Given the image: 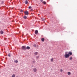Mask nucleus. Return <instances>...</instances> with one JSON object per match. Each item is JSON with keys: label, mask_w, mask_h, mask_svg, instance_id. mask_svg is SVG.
Segmentation results:
<instances>
[{"label": "nucleus", "mask_w": 77, "mask_h": 77, "mask_svg": "<svg viewBox=\"0 0 77 77\" xmlns=\"http://www.w3.org/2000/svg\"><path fill=\"white\" fill-rule=\"evenodd\" d=\"M67 52H65V54L64 55V57L66 58H68L69 57V55L67 54Z\"/></svg>", "instance_id": "obj_1"}, {"label": "nucleus", "mask_w": 77, "mask_h": 77, "mask_svg": "<svg viewBox=\"0 0 77 77\" xmlns=\"http://www.w3.org/2000/svg\"><path fill=\"white\" fill-rule=\"evenodd\" d=\"M22 50H26V47H25L24 46H22Z\"/></svg>", "instance_id": "obj_2"}, {"label": "nucleus", "mask_w": 77, "mask_h": 77, "mask_svg": "<svg viewBox=\"0 0 77 77\" xmlns=\"http://www.w3.org/2000/svg\"><path fill=\"white\" fill-rule=\"evenodd\" d=\"M25 15H28L29 14V13L28 11H25L24 12Z\"/></svg>", "instance_id": "obj_3"}, {"label": "nucleus", "mask_w": 77, "mask_h": 77, "mask_svg": "<svg viewBox=\"0 0 77 77\" xmlns=\"http://www.w3.org/2000/svg\"><path fill=\"white\" fill-rule=\"evenodd\" d=\"M33 72H36L37 71V69L36 68H34L33 69Z\"/></svg>", "instance_id": "obj_4"}, {"label": "nucleus", "mask_w": 77, "mask_h": 77, "mask_svg": "<svg viewBox=\"0 0 77 77\" xmlns=\"http://www.w3.org/2000/svg\"><path fill=\"white\" fill-rule=\"evenodd\" d=\"M68 54L70 55H72V53L71 52H69L68 53Z\"/></svg>", "instance_id": "obj_5"}, {"label": "nucleus", "mask_w": 77, "mask_h": 77, "mask_svg": "<svg viewBox=\"0 0 77 77\" xmlns=\"http://www.w3.org/2000/svg\"><path fill=\"white\" fill-rule=\"evenodd\" d=\"M35 34H37L38 33V31L37 30H36L35 31Z\"/></svg>", "instance_id": "obj_6"}, {"label": "nucleus", "mask_w": 77, "mask_h": 77, "mask_svg": "<svg viewBox=\"0 0 77 77\" xmlns=\"http://www.w3.org/2000/svg\"><path fill=\"white\" fill-rule=\"evenodd\" d=\"M0 33L1 34H3V33H4V32L3 31H0Z\"/></svg>", "instance_id": "obj_7"}, {"label": "nucleus", "mask_w": 77, "mask_h": 77, "mask_svg": "<svg viewBox=\"0 0 77 77\" xmlns=\"http://www.w3.org/2000/svg\"><path fill=\"white\" fill-rule=\"evenodd\" d=\"M28 1H27V0H26L25 1V4H28Z\"/></svg>", "instance_id": "obj_8"}, {"label": "nucleus", "mask_w": 77, "mask_h": 77, "mask_svg": "<svg viewBox=\"0 0 77 77\" xmlns=\"http://www.w3.org/2000/svg\"><path fill=\"white\" fill-rule=\"evenodd\" d=\"M67 74L68 75H70L71 74V73H70V72H68L67 73Z\"/></svg>", "instance_id": "obj_9"}, {"label": "nucleus", "mask_w": 77, "mask_h": 77, "mask_svg": "<svg viewBox=\"0 0 77 77\" xmlns=\"http://www.w3.org/2000/svg\"><path fill=\"white\" fill-rule=\"evenodd\" d=\"M41 41H42V42H44L45 41V39H44V38H42V39H41Z\"/></svg>", "instance_id": "obj_10"}, {"label": "nucleus", "mask_w": 77, "mask_h": 77, "mask_svg": "<svg viewBox=\"0 0 77 77\" xmlns=\"http://www.w3.org/2000/svg\"><path fill=\"white\" fill-rule=\"evenodd\" d=\"M30 49V47H29V46H27V47H26V49Z\"/></svg>", "instance_id": "obj_11"}, {"label": "nucleus", "mask_w": 77, "mask_h": 77, "mask_svg": "<svg viewBox=\"0 0 77 77\" xmlns=\"http://www.w3.org/2000/svg\"><path fill=\"white\" fill-rule=\"evenodd\" d=\"M38 54V52H36L34 53V54L35 55H36L37 54Z\"/></svg>", "instance_id": "obj_12"}, {"label": "nucleus", "mask_w": 77, "mask_h": 77, "mask_svg": "<svg viewBox=\"0 0 77 77\" xmlns=\"http://www.w3.org/2000/svg\"><path fill=\"white\" fill-rule=\"evenodd\" d=\"M23 18H24V19H26L27 18V16H24V17H23Z\"/></svg>", "instance_id": "obj_13"}, {"label": "nucleus", "mask_w": 77, "mask_h": 77, "mask_svg": "<svg viewBox=\"0 0 77 77\" xmlns=\"http://www.w3.org/2000/svg\"><path fill=\"white\" fill-rule=\"evenodd\" d=\"M14 62L17 63L18 62V61L17 60H14Z\"/></svg>", "instance_id": "obj_14"}, {"label": "nucleus", "mask_w": 77, "mask_h": 77, "mask_svg": "<svg viewBox=\"0 0 77 77\" xmlns=\"http://www.w3.org/2000/svg\"><path fill=\"white\" fill-rule=\"evenodd\" d=\"M51 62H53L54 61V59L53 58H52L51 59Z\"/></svg>", "instance_id": "obj_15"}, {"label": "nucleus", "mask_w": 77, "mask_h": 77, "mask_svg": "<svg viewBox=\"0 0 77 77\" xmlns=\"http://www.w3.org/2000/svg\"><path fill=\"white\" fill-rule=\"evenodd\" d=\"M45 20V19H43V18L41 19V20H42V21H44Z\"/></svg>", "instance_id": "obj_16"}, {"label": "nucleus", "mask_w": 77, "mask_h": 77, "mask_svg": "<svg viewBox=\"0 0 77 77\" xmlns=\"http://www.w3.org/2000/svg\"><path fill=\"white\" fill-rule=\"evenodd\" d=\"M63 71L62 69H60V72H62Z\"/></svg>", "instance_id": "obj_17"}, {"label": "nucleus", "mask_w": 77, "mask_h": 77, "mask_svg": "<svg viewBox=\"0 0 77 77\" xmlns=\"http://www.w3.org/2000/svg\"><path fill=\"white\" fill-rule=\"evenodd\" d=\"M43 3L45 5L46 4V3L45 2H43Z\"/></svg>", "instance_id": "obj_18"}, {"label": "nucleus", "mask_w": 77, "mask_h": 77, "mask_svg": "<svg viewBox=\"0 0 77 77\" xmlns=\"http://www.w3.org/2000/svg\"><path fill=\"white\" fill-rule=\"evenodd\" d=\"M11 55V54H9L8 55L9 57H10Z\"/></svg>", "instance_id": "obj_19"}, {"label": "nucleus", "mask_w": 77, "mask_h": 77, "mask_svg": "<svg viewBox=\"0 0 77 77\" xmlns=\"http://www.w3.org/2000/svg\"><path fill=\"white\" fill-rule=\"evenodd\" d=\"M72 59H73V58H72V57H70V58H69V60H72Z\"/></svg>", "instance_id": "obj_20"}, {"label": "nucleus", "mask_w": 77, "mask_h": 77, "mask_svg": "<svg viewBox=\"0 0 77 77\" xmlns=\"http://www.w3.org/2000/svg\"><path fill=\"white\" fill-rule=\"evenodd\" d=\"M29 9H31V8H32V7H31V6H29Z\"/></svg>", "instance_id": "obj_21"}, {"label": "nucleus", "mask_w": 77, "mask_h": 77, "mask_svg": "<svg viewBox=\"0 0 77 77\" xmlns=\"http://www.w3.org/2000/svg\"><path fill=\"white\" fill-rule=\"evenodd\" d=\"M20 12H23V10H20Z\"/></svg>", "instance_id": "obj_22"}, {"label": "nucleus", "mask_w": 77, "mask_h": 77, "mask_svg": "<svg viewBox=\"0 0 77 77\" xmlns=\"http://www.w3.org/2000/svg\"><path fill=\"white\" fill-rule=\"evenodd\" d=\"M12 77H15V75L13 74V75H12Z\"/></svg>", "instance_id": "obj_23"}, {"label": "nucleus", "mask_w": 77, "mask_h": 77, "mask_svg": "<svg viewBox=\"0 0 77 77\" xmlns=\"http://www.w3.org/2000/svg\"><path fill=\"white\" fill-rule=\"evenodd\" d=\"M33 47H36V45L35 44H34L33 45Z\"/></svg>", "instance_id": "obj_24"}, {"label": "nucleus", "mask_w": 77, "mask_h": 77, "mask_svg": "<svg viewBox=\"0 0 77 77\" xmlns=\"http://www.w3.org/2000/svg\"><path fill=\"white\" fill-rule=\"evenodd\" d=\"M43 0H40V2H42Z\"/></svg>", "instance_id": "obj_25"}, {"label": "nucleus", "mask_w": 77, "mask_h": 77, "mask_svg": "<svg viewBox=\"0 0 77 77\" xmlns=\"http://www.w3.org/2000/svg\"><path fill=\"white\" fill-rule=\"evenodd\" d=\"M39 56H37V57H36V58H39Z\"/></svg>", "instance_id": "obj_26"}, {"label": "nucleus", "mask_w": 77, "mask_h": 77, "mask_svg": "<svg viewBox=\"0 0 77 77\" xmlns=\"http://www.w3.org/2000/svg\"><path fill=\"white\" fill-rule=\"evenodd\" d=\"M32 10H33L32 9H31V11H32Z\"/></svg>", "instance_id": "obj_27"}, {"label": "nucleus", "mask_w": 77, "mask_h": 77, "mask_svg": "<svg viewBox=\"0 0 77 77\" xmlns=\"http://www.w3.org/2000/svg\"><path fill=\"white\" fill-rule=\"evenodd\" d=\"M37 46H38V45H37Z\"/></svg>", "instance_id": "obj_28"}]
</instances>
